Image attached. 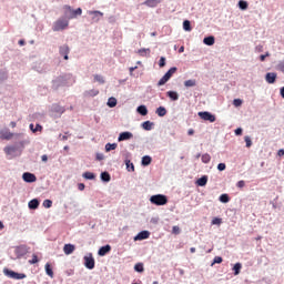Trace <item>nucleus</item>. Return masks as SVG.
Masks as SVG:
<instances>
[{
    "mask_svg": "<svg viewBox=\"0 0 284 284\" xmlns=\"http://www.w3.org/2000/svg\"><path fill=\"white\" fill-rule=\"evenodd\" d=\"M126 170L129 172H134V164L131 163L130 161L126 162Z\"/></svg>",
    "mask_w": 284,
    "mask_h": 284,
    "instance_id": "47",
    "label": "nucleus"
},
{
    "mask_svg": "<svg viewBox=\"0 0 284 284\" xmlns=\"http://www.w3.org/2000/svg\"><path fill=\"white\" fill-rule=\"evenodd\" d=\"M183 30H185V32H192V26H191L190 20H184Z\"/></svg>",
    "mask_w": 284,
    "mask_h": 284,
    "instance_id": "28",
    "label": "nucleus"
},
{
    "mask_svg": "<svg viewBox=\"0 0 284 284\" xmlns=\"http://www.w3.org/2000/svg\"><path fill=\"white\" fill-rule=\"evenodd\" d=\"M166 97H169V99H171V101H176L179 99V92L168 91Z\"/></svg>",
    "mask_w": 284,
    "mask_h": 284,
    "instance_id": "20",
    "label": "nucleus"
},
{
    "mask_svg": "<svg viewBox=\"0 0 284 284\" xmlns=\"http://www.w3.org/2000/svg\"><path fill=\"white\" fill-rule=\"evenodd\" d=\"M138 112L142 116H148V108L145 105H140L138 106Z\"/></svg>",
    "mask_w": 284,
    "mask_h": 284,
    "instance_id": "27",
    "label": "nucleus"
},
{
    "mask_svg": "<svg viewBox=\"0 0 284 284\" xmlns=\"http://www.w3.org/2000/svg\"><path fill=\"white\" fill-rule=\"evenodd\" d=\"M281 97L284 99V87L281 89Z\"/></svg>",
    "mask_w": 284,
    "mask_h": 284,
    "instance_id": "64",
    "label": "nucleus"
},
{
    "mask_svg": "<svg viewBox=\"0 0 284 284\" xmlns=\"http://www.w3.org/2000/svg\"><path fill=\"white\" fill-rule=\"evenodd\" d=\"M281 72H284V62L280 64Z\"/></svg>",
    "mask_w": 284,
    "mask_h": 284,
    "instance_id": "60",
    "label": "nucleus"
},
{
    "mask_svg": "<svg viewBox=\"0 0 284 284\" xmlns=\"http://www.w3.org/2000/svg\"><path fill=\"white\" fill-rule=\"evenodd\" d=\"M138 52L140 57H145L146 54H150V49H140Z\"/></svg>",
    "mask_w": 284,
    "mask_h": 284,
    "instance_id": "42",
    "label": "nucleus"
},
{
    "mask_svg": "<svg viewBox=\"0 0 284 284\" xmlns=\"http://www.w3.org/2000/svg\"><path fill=\"white\" fill-rule=\"evenodd\" d=\"M12 136H14V133L4 130V131H0V138H2L4 141H10V139H12Z\"/></svg>",
    "mask_w": 284,
    "mask_h": 284,
    "instance_id": "14",
    "label": "nucleus"
},
{
    "mask_svg": "<svg viewBox=\"0 0 284 284\" xmlns=\"http://www.w3.org/2000/svg\"><path fill=\"white\" fill-rule=\"evenodd\" d=\"M223 223V219L214 217L211 222L212 225H221Z\"/></svg>",
    "mask_w": 284,
    "mask_h": 284,
    "instance_id": "39",
    "label": "nucleus"
},
{
    "mask_svg": "<svg viewBox=\"0 0 284 284\" xmlns=\"http://www.w3.org/2000/svg\"><path fill=\"white\" fill-rule=\"evenodd\" d=\"M70 26V22L64 19H59L53 23L52 30L53 32H61V30H65Z\"/></svg>",
    "mask_w": 284,
    "mask_h": 284,
    "instance_id": "4",
    "label": "nucleus"
},
{
    "mask_svg": "<svg viewBox=\"0 0 284 284\" xmlns=\"http://www.w3.org/2000/svg\"><path fill=\"white\" fill-rule=\"evenodd\" d=\"M267 57H270V54H267V53L260 55V61H265V59H266Z\"/></svg>",
    "mask_w": 284,
    "mask_h": 284,
    "instance_id": "56",
    "label": "nucleus"
},
{
    "mask_svg": "<svg viewBox=\"0 0 284 284\" xmlns=\"http://www.w3.org/2000/svg\"><path fill=\"white\" fill-rule=\"evenodd\" d=\"M161 3V0H145L144 6H148V8H156Z\"/></svg>",
    "mask_w": 284,
    "mask_h": 284,
    "instance_id": "18",
    "label": "nucleus"
},
{
    "mask_svg": "<svg viewBox=\"0 0 284 284\" xmlns=\"http://www.w3.org/2000/svg\"><path fill=\"white\" fill-rule=\"evenodd\" d=\"M277 154L278 156H284V149L278 150Z\"/></svg>",
    "mask_w": 284,
    "mask_h": 284,
    "instance_id": "57",
    "label": "nucleus"
},
{
    "mask_svg": "<svg viewBox=\"0 0 284 284\" xmlns=\"http://www.w3.org/2000/svg\"><path fill=\"white\" fill-rule=\"evenodd\" d=\"M135 272H144L143 263H138L134 265Z\"/></svg>",
    "mask_w": 284,
    "mask_h": 284,
    "instance_id": "41",
    "label": "nucleus"
},
{
    "mask_svg": "<svg viewBox=\"0 0 284 284\" xmlns=\"http://www.w3.org/2000/svg\"><path fill=\"white\" fill-rule=\"evenodd\" d=\"M233 105H234L235 108H241V105H243V100H241V99H235V100L233 101Z\"/></svg>",
    "mask_w": 284,
    "mask_h": 284,
    "instance_id": "45",
    "label": "nucleus"
},
{
    "mask_svg": "<svg viewBox=\"0 0 284 284\" xmlns=\"http://www.w3.org/2000/svg\"><path fill=\"white\" fill-rule=\"evenodd\" d=\"M129 70H130V74H132V72H134V70H136V67H131Z\"/></svg>",
    "mask_w": 284,
    "mask_h": 284,
    "instance_id": "61",
    "label": "nucleus"
},
{
    "mask_svg": "<svg viewBox=\"0 0 284 284\" xmlns=\"http://www.w3.org/2000/svg\"><path fill=\"white\" fill-rule=\"evenodd\" d=\"M225 168H226L225 163H220V164L217 165V170H219L220 172H223V171L225 170Z\"/></svg>",
    "mask_w": 284,
    "mask_h": 284,
    "instance_id": "52",
    "label": "nucleus"
},
{
    "mask_svg": "<svg viewBox=\"0 0 284 284\" xmlns=\"http://www.w3.org/2000/svg\"><path fill=\"white\" fill-rule=\"evenodd\" d=\"M242 267H243V265L241 263H236L233 266L234 276H239L241 274V268Z\"/></svg>",
    "mask_w": 284,
    "mask_h": 284,
    "instance_id": "25",
    "label": "nucleus"
},
{
    "mask_svg": "<svg viewBox=\"0 0 284 284\" xmlns=\"http://www.w3.org/2000/svg\"><path fill=\"white\" fill-rule=\"evenodd\" d=\"M118 146L116 143H106L105 144V152H111V150H114Z\"/></svg>",
    "mask_w": 284,
    "mask_h": 284,
    "instance_id": "33",
    "label": "nucleus"
},
{
    "mask_svg": "<svg viewBox=\"0 0 284 284\" xmlns=\"http://www.w3.org/2000/svg\"><path fill=\"white\" fill-rule=\"evenodd\" d=\"M197 115L203 121H209L210 123H214V121H216V116L207 111L199 112Z\"/></svg>",
    "mask_w": 284,
    "mask_h": 284,
    "instance_id": "6",
    "label": "nucleus"
},
{
    "mask_svg": "<svg viewBox=\"0 0 284 284\" xmlns=\"http://www.w3.org/2000/svg\"><path fill=\"white\" fill-rule=\"evenodd\" d=\"M11 128H17V122H10Z\"/></svg>",
    "mask_w": 284,
    "mask_h": 284,
    "instance_id": "63",
    "label": "nucleus"
},
{
    "mask_svg": "<svg viewBox=\"0 0 284 284\" xmlns=\"http://www.w3.org/2000/svg\"><path fill=\"white\" fill-rule=\"evenodd\" d=\"M29 128L33 133L43 132V126L41 124H37L36 128L34 124H30Z\"/></svg>",
    "mask_w": 284,
    "mask_h": 284,
    "instance_id": "22",
    "label": "nucleus"
},
{
    "mask_svg": "<svg viewBox=\"0 0 284 284\" xmlns=\"http://www.w3.org/2000/svg\"><path fill=\"white\" fill-rule=\"evenodd\" d=\"M159 65H160V68H165V58L164 57L160 58Z\"/></svg>",
    "mask_w": 284,
    "mask_h": 284,
    "instance_id": "50",
    "label": "nucleus"
},
{
    "mask_svg": "<svg viewBox=\"0 0 284 284\" xmlns=\"http://www.w3.org/2000/svg\"><path fill=\"white\" fill-rule=\"evenodd\" d=\"M83 178L88 179L89 181H92V180H94V173L85 172V173H83Z\"/></svg>",
    "mask_w": 284,
    "mask_h": 284,
    "instance_id": "38",
    "label": "nucleus"
},
{
    "mask_svg": "<svg viewBox=\"0 0 284 284\" xmlns=\"http://www.w3.org/2000/svg\"><path fill=\"white\" fill-rule=\"evenodd\" d=\"M64 10L65 16L69 17V19H77L78 17H81V14H83V10L81 8L73 10L72 7L65 6Z\"/></svg>",
    "mask_w": 284,
    "mask_h": 284,
    "instance_id": "2",
    "label": "nucleus"
},
{
    "mask_svg": "<svg viewBox=\"0 0 284 284\" xmlns=\"http://www.w3.org/2000/svg\"><path fill=\"white\" fill-rule=\"evenodd\" d=\"M6 276H9V278H14V281H21L26 278V274L23 273H17L14 271H10L8 268L4 270Z\"/></svg>",
    "mask_w": 284,
    "mask_h": 284,
    "instance_id": "5",
    "label": "nucleus"
},
{
    "mask_svg": "<svg viewBox=\"0 0 284 284\" xmlns=\"http://www.w3.org/2000/svg\"><path fill=\"white\" fill-rule=\"evenodd\" d=\"M88 14L92 17L91 21L93 23H99V21H101V17H103V12L101 11H88Z\"/></svg>",
    "mask_w": 284,
    "mask_h": 284,
    "instance_id": "8",
    "label": "nucleus"
},
{
    "mask_svg": "<svg viewBox=\"0 0 284 284\" xmlns=\"http://www.w3.org/2000/svg\"><path fill=\"white\" fill-rule=\"evenodd\" d=\"M39 262V257L37 256V254L32 255V260H29L30 265H34Z\"/></svg>",
    "mask_w": 284,
    "mask_h": 284,
    "instance_id": "44",
    "label": "nucleus"
},
{
    "mask_svg": "<svg viewBox=\"0 0 284 284\" xmlns=\"http://www.w3.org/2000/svg\"><path fill=\"white\" fill-rule=\"evenodd\" d=\"M97 95H99V90H97V89H91V90L84 91V93H83V97H85V99H90V98L97 97Z\"/></svg>",
    "mask_w": 284,
    "mask_h": 284,
    "instance_id": "15",
    "label": "nucleus"
},
{
    "mask_svg": "<svg viewBox=\"0 0 284 284\" xmlns=\"http://www.w3.org/2000/svg\"><path fill=\"white\" fill-rule=\"evenodd\" d=\"M108 105H109V108H116V100H115V98H110L108 100Z\"/></svg>",
    "mask_w": 284,
    "mask_h": 284,
    "instance_id": "35",
    "label": "nucleus"
},
{
    "mask_svg": "<svg viewBox=\"0 0 284 284\" xmlns=\"http://www.w3.org/2000/svg\"><path fill=\"white\" fill-rule=\"evenodd\" d=\"M152 125H154V123L151 122V121H145V122L142 123L143 130H146V131L152 130Z\"/></svg>",
    "mask_w": 284,
    "mask_h": 284,
    "instance_id": "30",
    "label": "nucleus"
},
{
    "mask_svg": "<svg viewBox=\"0 0 284 284\" xmlns=\"http://www.w3.org/2000/svg\"><path fill=\"white\" fill-rule=\"evenodd\" d=\"M247 1H245V0H240L239 1V8L241 9V10H247Z\"/></svg>",
    "mask_w": 284,
    "mask_h": 284,
    "instance_id": "34",
    "label": "nucleus"
},
{
    "mask_svg": "<svg viewBox=\"0 0 284 284\" xmlns=\"http://www.w3.org/2000/svg\"><path fill=\"white\" fill-rule=\"evenodd\" d=\"M22 179L26 183H34L37 181V175L30 172H26L22 174Z\"/></svg>",
    "mask_w": 284,
    "mask_h": 284,
    "instance_id": "9",
    "label": "nucleus"
},
{
    "mask_svg": "<svg viewBox=\"0 0 284 284\" xmlns=\"http://www.w3.org/2000/svg\"><path fill=\"white\" fill-rule=\"evenodd\" d=\"M44 270L45 274L50 276V278H54V272L52 271V266L50 265V263L45 264Z\"/></svg>",
    "mask_w": 284,
    "mask_h": 284,
    "instance_id": "19",
    "label": "nucleus"
},
{
    "mask_svg": "<svg viewBox=\"0 0 284 284\" xmlns=\"http://www.w3.org/2000/svg\"><path fill=\"white\" fill-rule=\"evenodd\" d=\"M74 250H75L74 244H65L63 246V252H64V254H67V256H70V254H72L74 252Z\"/></svg>",
    "mask_w": 284,
    "mask_h": 284,
    "instance_id": "16",
    "label": "nucleus"
},
{
    "mask_svg": "<svg viewBox=\"0 0 284 284\" xmlns=\"http://www.w3.org/2000/svg\"><path fill=\"white\" fill-rule=\"evenodd\" d=\"M220 201H221V203H230V195H227V194H222V195L220 196Z\"/></svg>",
    "mask_w": 284,
    "mask_h": 284,
    "instance_id": "37",
    "label": "nucleus"
},
{
    "mask_svg": "<svg viewBox=\"0 0 284 284\" xmlns=\"http://www.w3.org/2000/svg\"><path fill=\"white\" fill-rule=\"evenodd\" d=\"M59 52H60L61 57H63V59L65 61H68V59H69L68 55L70 54V47L68 44H63L60 47Z\"/></svg>",
    "mask_w": 284,
    "mask_h": 284,
    "instance_id": "10",
    "label": "nucleus"
},
{
    "mask_svg": "<svg viewBox=\"0 0 284 284\" xmlns=\"http://www.w3.org/2000/svg\"><path fill=\"white\" fill-rule=\"evenodd\" d=\"M94 81H97L98 83H101V84L105 83V80L103 79V77L99 75V74L94 75Z\"/></svg>",
    "mask_w": 284,
    "mask_h": 284,
    "instance_id": "40",
    "label": "nucleus"
},
{
    "mask_svg": "<svg viewBox=\"0 0 284 284\" xmlns=\"http://www.w3.org/2000/svg\"><path fill=\"white\" fill-rule=\"evenodd\" d=\"M41 160L43 161V163H47L48 156L44 154V155L41 156Z\"/></svg>",
    "mask_w": 284,
    "mask_h": 284,
    "instance_id": "58",
    "label": "nucleus"
},
{
    "mask_svg": "<svg viewBox=\"0 0 284 284\" xmlns=\"http://www.w3.org/2000/svg\"><path fill=\"white\" fill-rule=\"evenodd\" d=\"M197 185L200 187H204V185H207V175H203L196 181Z\"/></svg>",
    "mask_w": 284,
    "mask_h": 284,
    "instance_id": "21",
    "label": "nucleus"
},
{
    "mask_svg": "<svg viewBox=\"0 0 284 284\" xmlns=\"http://www.w3.org/2000/svg\"><path fill=\"white\" fill-rule=\"evenodd\" d=\"M112 250V246L110 244H106L105 246H101L98 254L99 256H105L110 251Z\"/></svg>",
    "mask_w": 284,
    "mask_h": 284,
    "instance_id": "17",
    "label": "nucleus"
},
{
    "mask_svg": "<svg viewBox=\"0 0 284 284\" xmlns=\"http://www.w3.org/2000/svg\"><path fill=\"white\" fill-rule=\"evenodd\" d=\"M244 141L246 143V148H252V139L250 135L244 136Z\"/></svg>",
    "mask_w": 284,
    "mask_h": 284,
    "instance_id": "43",
    "label": "nucleus"
},
{
    "mask_svg": "<svg viewBox=\"0 0 284 284\" xmlns=\"http://www.w3.org/2000/svg\"><path fill=\"white\" fill-rule=\"evenodd\" d=\"M134 135L132 134V132H122L120 133L119 138H118V141L121 142V141H130V139H132Z\"/></svg>",
    "mask_w": 284,
    "mask_h": 284,
    "instance_id": "11",
    "label": "nucleus"
},
{
    "mask_svg": "<svg viewBox=\"0 0 284 284\" xmlns=\"http://www.w3.org/2000/svg\"><path fill=\"white\" fill-rule=\"evenodd\" d=\"M150 163H152V158L150 155H144L142 158V165L148 166Z\"/></svg>",
    "mask_w": 284,
    "mask_h": 284,
    "instance_id": "29",
    "label": "nucleus"
},
{
    "mask_svg": "<svg viewBox=\"0 0 284 284\" xmlns=\"http://www.w3.org/2000/svg\"><path fill=\"white\" fill-rule=\"evenodd\" d=\"M212 161V156L210 154L205 153L202 155V163H210Z\"/></svg>",
    "mask_w": 284,
    "mask_h": 284,
    "instance_id": "36",
    "label": "nucleus"
},
{
    "mask_svg": "<svg viewBox=\"0 0 284 284\" xmlns=\"http://www.w3.org/2000/svg\"><path fill=\"white\" fill-rule=\"evenodd\" d=\"M94 257L92 256V253H89L84 256V267H87V270H94Z\"/></svg>",
    "mask_w": 284,
    "mask_h": 284,
    "instance_id": "7",
    "label": "nucleus"
},
{
    "mask_svg": "<svg viewBox=\"0 0 284 284\" xmlns=\"http://www.w3.org/2000/svg\"><path fill=\"white\" fill-rule=\"evenodd\" d=\"M276 77H277V74L274 72L266 73V75H265L266 83H270V84L276 83Z\"/></svg>",
    "mask_w": 284,
    "mask_h": 284,
    "instance_id": "13",
    "label": "nucleus"
},
{
    "mask_svg": "<svg viewBox=\"0 0 284 284\" xmlns=\"http://www.w3.org/2000/svg\"><path fill=\"white\" fill-rule=\"evenodd\" d=\"M37 207H39V200L33 199L29 202V209L30 210H37Z\"/></svg>",
    "mask_w": 284,
    "mask_h": 284,
    "instance_id": "26",
    "label": "nucleus"
},
{
    "mask_svg": "<svg viewBox=\"0 0 284 284\" xmlns=\"http://www.w3.org/2000/svg\"><path fill=\"white\" fill-rule=\"evenodd\" d=\"M158 116H165L168 114V110L164 106H159L155 111Z\"/></svg>",
    "mask_w": 284,
    "mask_h": 284,
    "instance_id": "24",
    "label": "nucleus"
},
{
    "mask_svg": "<svg viewBox=\"0 0 284 284\" xmlns=\"http://www.w3.org/2000/svg\"><path fill=\"white\" fill-rule=\"evenodd\" d=\"M185 88H194L196 85V80H186L184 81Z\"/></svg>",
    "mask_w": 284,
    "mask_h": 284,
    "instance_id": "32",
    "label": "nucleus"
},
{
    "mask_svg": "<svg viewBox=\"0 0 284 284\" xmlns=\"http://www.w3.org/2000/svg\"><path fill=\"white\" fill-rule=\"evenodd\" d=\"M187 134H189V136H192V135L194 134V129H190V130L187 131Z\"/></svg>",
    "mask_w": 284,
    "mask_h": 284,
    "instance_id": "59",
    "label": "nucleus"
},
{
    "mask_svg": "<svg viewBox=\"0 0 284 284\" xmlns=\"http://www.w3.org/2000/svg\"><path fill=\"white\" fill-rule=\"evenodd\" d=\"M235 134H236V136H241V134H243V129L237 128V129L235 130Z\"/></svg>",
    "mask_w": 284,
    "mask_h": 284,
    "instance_id": "53",
    "label": "nucleus"
},
{
    "mask_svg": "<svg viewBox=\"0 0 284 284\" xmlns=\"http://www.w3.org/2000/svg\"><path fill=\"white\" fill-rule=\"evenodd\" d=\"M172 232H173V234H181V227L173 226Z\"/></svg>",
    "mask_w": 284,
    "mask_h": 284,
    "instance_id": "51",
    "label": "nucleus"
},
{
    "mask_svg": "<svg viewBox=\"0 0 284 284\" xmlns=\"http://www.w3.org/2000/svg\"><path fill=\"white\" fill-rule=\"evenodd\" d=\"M78 190L83 192V190H85V184H83V183L78 184Z\"/></svg>",
    "mask_w": 284,
    "mask_h": 284,
    "instance_id": "55",
    "label": "nucleus"
},
{
    "mask_svg": "<svg viewBox=\"0 0 284 284\" xmlns=\"http://www.w3.org/2000/svg\"><path fill=\"white\" fill-rule=\"evenodd\" d=\"M179 69L176 67H172L158 82V87L161 88V85H165L170 79H172V75L176 74V71Z\"/></svg>",
    "mask_w": 284,
    "mask_h": 284,
    "instance_id": "1",
    "label": "nucleus"
},
{
    "mask_svg": "<svg viewBox=\"0 0 284 284\" xmlns=\"http://www.w3.org/2000/svg\"><path fill=\"white\" fill-rule=\"evenodd\" d=\"M221 264V263H223V257H221V256H215L214 257V260H213V263H212V265H214V264Z\"/></svg>",
    "mask_w": 284,
    "mask_h": 284,
    "instance_id": "48",
    "label": "nucleus"
},
{
    "mask_svg": "<svg viewBox=\"0 0 284 284\" xmlns=\"http://www.w3.org/2000/svg\"><path fill=\"white\" fill-rule=\"evenodd\" d=\"M42 205H43V207L50 209V207H52V201L51 200H44Z\"/></svg>",
    "mask_w": 284,
    "mask_h": 284,
    "instance_id": "46",
    "label": "nucleus"
},
{
    "mask_svg": "<svg viewBox=\"0 0 284 284\" xmlns=\"http://www.w3.org/2000/svg\"><path fill=\"white\" fill-rule=\"evenodd\" d=\"M4 152L6 154H12V152H14V146H6Z\"/></svg>",
    "mask_w": 284,
    "mask_h": 284,
    "instance_id": "49",
    "label": "nucleus"
},
{
    "mask_svg": "<svg viewBox=\"0 0 284 284\" xmlns=\"http://www.w3.org/2000/svg\"><path fill=\"white\" fill-rule=\"evenodd\" d=\"M19 45H26V40H19Z\"/></svg>",
    "mask_w": 284,
    "mask_h": 284,
    "instance_id": "62",
    "label": "nucleus"
},
{
    "mask_svg": "<svg viewBox=\"0 0 284 284\" xmlns=\"http://www.w3.org/2000/svg\"><path fill=\"white\" fill-rule=\"evenodd\" d=\"M150 203H152V205H168V196L163 194L152 195Z\"/></svg>",
    "mask_w": 284,
    "mask_h": 284,
    "instance_id": "3",
    "label": "nucleus"
},
{
    "mask_svg": "<svg viewBox=\"0 0 284 284\" xmlns=\"http://www.w3.org/2000/svg\"><path fill=\"white\" fill-rule=\"evenodd\" d=\"M237 187H245V181H243V180L239 181Z\"/></svg>",
    "mask_w": 284,
    "mask_h": 284,
    "instance_id": "54",
    "label": "nucleus"
},
{
    "mask_svg": "<svg viewBox=\"0 0 284 284\" xmlns=\"http://www.w3.org/2000/svg\"><path fill=\"white\" fill-rule=\"evenodd\" d=\"M145 239H150V231H142L135 237L134 241H145Z\"/></svg>",
    "mask_w": 284,
    "mask_h": 284,
    "instance_id": "12",
    "label": "nucleus"
},
{
    "mask_svg": "<svg viewBox=\"0 0 284 284\" xmlns=\"http://www.w3.org/2000/svg\"><path fill=\"white\" fill-rule=\"evenodd\" d=\"M101 179H102V181H104V183H110V181H111L110 173H108V172H102V173H101Z\"/></svg>",
    "mask_w": 284,
    "mask_h": 284,
    "instance_id": "31",
    "label": "nucleus"
},
{
    "mask_svg": "<svg viewBox=\"0 0 284 284\" xmlns=\"http://www.w3.org/2000/svg\"><path fill=\"white\" fill-rule=\"evenodd\" d=\"M214 41H215L214 36H210L204 38L203 43L205 45H214Z\"/></svg>",
    "mask_w": 284,
    "mask_h": 284,
    "instance_id": "23",
    "label": "nucleus"
}]
</instances>
